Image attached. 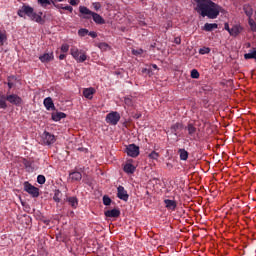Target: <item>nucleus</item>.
<instances>
[{"label": "nucleus", "mask_w": 256, "mask_h": 256, "mask_svg": "<svg viewBox=\"0 0 256 256\" xmlns=\"http://www.w3.org/2000/svg\"><path fill=\"white\" fill-rule=\"evenodd\" d=\"M24 190L26 193H29V195H32V197H37L39 195V188L29 184V182H25Z\"/></svg>", "instance_id": "7"}, {"label": "nucleus", "mask_w": 256, "mask_h": 256, "mask_svg": "<svg viewBox=\"0 0 256 256\" xmlns=\"http://www.w3.org/2000/svg\"><path fill=\"white\" fill-rule=\"evenodd\" d=\"M60 195H61V192H60V191H56V192H55L54 197H53V200H54L56 203H59V201H61V198H59Z\"/></svg>", "instance_id": "36"}, {"label": "nucleus", "mask_w": 256, "mask_h": 256, "mask_svg": "<svg viewBox=\"0 0 256 256\" xmlns=\"http://www.w3.org/2000/svg\"><path fill=\"white\" fill-rule=\"evenodd\" d=\"M174 43H176V45H181V37H176Z\"/></svg>", "instance_id": "46"}, {"label": "nucleus", "mask_w": 256, "mask_h": 256, "mask_svg": "<svg viewBox=\"0 0 256 256\" xmlns=\"http://www.w3.org/2000/svg\"><path fill=\"white\" fill-rule=\"evenodd\" d=\"M209 53H211V48L209 47H203L199 49L200 55H209Z\"/></svg>", "instance_id": "27"}, {"label": "nucleus", "mask_w": 256, "mask_h": 256, "mask_svg": "<svg viewBox=\"0 0 256 256\" xmlns=\"http://www.w3.org/2000/svg\"><path fill=\"white\" fill-rule=\"evenodd\" d=\"M98 48L101 49V51H107V49H110L109 44L102 42V43H98L96 44Z\"/></svg>", "instance_id": "28"}, {"label": "nucleus", "mask_w": 256, "mask_h": 256, "mask_svg": "<svg viewBox=\"0 0 256 256\" xmlns=\"http://www.w3.org/2000/svg\"><path fill=\"white\" fill-rule=\"evenodd\" d=\"M241 31H243V29L241 28V26L239 25H234L232 26L230 33H241Z\"/></svg>", "instance_id": "29"}, {"label": "nucleus", "mask_w": 256, "mask_h": 256, "mask_svg": "<svg viewBox=\"0 0 256 256\" xmlns=\"http://www.w3.org/2000/svg\"><path fill=\"white\" fill-rule=\"evenodd\" d=\"M61 51L62 53H67V51H69V44H63L61 46Z\"/></svg>", "instance_id": "41"}, {"label": "nucleus", "mask_w": 256, "mask_h": 256, "mask_svg": "<svg viewBox=\"0 0 256 256\" xmlns=\"http://www.w3.org/2000/svg\"><path fill=\"white\" fill-rule=\"evenodd\" d=\"M152 69L157 70L158 69L157 64H152Z\"/></svg>", "instance_id": "52"}, {"label": "nucleus", "mask_w": 256, "mask_h": 256, "mask_svg": "<svg viewBox=\"0 0 256 256\" xmlns=\"http://www.w3.org/2000/svg\"><path fill=\"white\" fill-rule=\"evenodd\" d=\"M70 5L75 7L76 5H79V0H69Z\"/></svg>", "instance_id": "44"}, {"label": "nucleus", "mask_w": 256, "mask_h": 256, "mask_svg": "<svg viewBox=\"0 0 256 256\" xmlns=\"http://www.w3.org/2000/svg\"><path fill=\"white\" fill-rule=\"evenodd\" d=\"M45 177L43 175H38L37 177V183H39V185H45Z\"/></svg>", "instance_id": "34"}, {"label": "nucleus", "mask_w": 256, "mask_h": 256, "mask_svg": "<svg viewBox=\"0 0 256 256\" xmlns=\"http://www.w3.org/2000/svg\"><path fill=\"white\" fill-rule=\"evenodd\" d=\"M6 98H4L3 96H0V108L1 109H7V102H6Z\"/></svg>", "instance_id": "30"}, {"label": "nucleus", "mask_w": 256, "mask_h": 256, "mask_svg": "<svg viewBox=\"0 0 256 256\" xmlns=\"http://www.w3.org/2000/svg\"><path fill=\"white\" fill-rule=\"evenodd\" d=\"M224 29L228 31V33H231V28L229 27V23L224 24Z\"/></svg>", "instance_id": "45"}, {"label": "nucleus", "mask_w": 256, "mask_h": 256, "mask_svg": "<svg viewBox=\"0 0 256 256\" xmlns=\"http://www.w3.org/2000/svg\"><path fill=\"white\" fill-rule=\"evenodd\" d=\"M191 77L192 79H199V71H197V69H193L191 71Z\"/></svg>", "instance_id": "35"}, {"label": "nucleus", "mask_w": 256, "mask_h": 256, "mask_svg": "<svg viewBox=\"0 0 256 256\" xmlns=\"http://www.w3.org/2000/svg\"><path fill=\"white\" fill-rule=\"evenodd\" d=\"M132 55H143V49H141V48L133 49Z\"/></svg>", "instance_id": "37"}, {"label": "nucleus", "mask_w": 256, "mask_h": 256, "mask_svg": "<svg viewBox=\"0 0 256 256\" xmlns=\"http://www.w3.org/2000/svg\"><path fill=\"white\" fill-rule=\"evenodd\" d=\"M185 129L188 131L190 139H195V135H197V128L192 123H189Z\"/></svg>", "instance_id": "12"}, {"label": "nucleus", "mask_w": 256, "mask_h": 256, "mask_svg": "<svg viewBox=\"0 0 256 256\" xmlns=\"http://www.w3.org/2000/svg\"><path fill=\"white\" fill-rule=\"evenodd\" d=\"M62 9L64 11H69L70 13H73V7H71V6H64V7H62Z\"/></svg>", "instance_id": "43"}, {"label": "nucleus", "mask_w": 256, "mask_h": 256, "mask_svg": "<svg viewBox=\"0 0 256 256\" xmlns=\"http://www.w3.org/2000/svg\"><path fill=\"white\" fill-rule=\"evenodd\" d=\"M67 201L73 209H77V205H79V201L77 200V197H69L67 198Z\"/></svg>", "instance_id": "23"}, {"label": "nucleus", "mask_w": 256, "mask_h": 256, "mask_svg": "<svg viewBox=\"0 0 256 256\" xmlns=\"http://www.w3.org/2000/svg\"><path fill=\"white\" fill-rule=\"evenodd\" d=\"M244 59H256V50L253 48L250 52L244 54Z\"/></svg>", "instance_id": "24"}, {"label": "nucleus", "mask_w": 256, "mask_h": 256, "mask_svg": "<svg viewBox=\"0 0 256 256\" xmlns=\"http://www.w3.org/2000/svg\"><path fill=\"white\" fill-rule=\"evenodd\" d=\"M83 95L86 99H93V95H95V88H85L83 90Z\"/></svg>", "instance_id": "13"}, {"label": "nucleus", "mask_w": 256, "mask_h": 256, "mask_svg": "<svg viewBox=\"0 0 256 256\" xmlns=\"http://www.w3.org/2000/svg\"><path fill=\"white\" fill-rule=\"evenodd\" d=\"M197 3V11L202 17L208 19H217L221 13V6L215 4L211 0H195Z\"/></svg>", "instance_id": "1"}, {"label": "nucleus", "mask_w": 256, "mask_h": 256, "mask_svg": "<svg viewBox=\"0 0 256 256\" xmlns=\"http://www.w3.org/2000/svg\"><path fill=\"white\" fill-rule=\"evenodd\" d=\"M80 37H85V34H80Z\"/></svg>", "instance_id": "53"}, {"label": "nucleus", "mask_w": 256, "mask_h": 256, "mask_svg": "<svg viewBox=\"0 0 256 256\" xmlns=\"http://www.w3.org/2000/svg\"><path fill=\"white\" fill-rule=\"evenodd\" d=\"M126 153L129 157H138L139 156V146L135 144H130L126 148Z\"/></svg>", "instance_id": "8"}, {"label": "nucleus", "mask_w": 256, "mask_h": 256, "mask_svg": "<svg viewBox=\"0 0 256 256\" xmlns=\"http://www.w3.org/2000/svg\"><path fill=\"white\" fill-rule=\"evenodd\" d=\"M121 121V114L119 112H110L106 116V123L109 125H117Z\"/></svg>", "instance_id": "5"}, {"label": "nucleus", "mask_w": 256, "mask_h": 256, "mask_svg": "<svg viewBox=\"0 0 256 256\" xmlns=\"http://www.w3.org/2000/svg\"><path fill=\"white\" fill-rule=\"evenodd\" d=\"M103 204L104 205H111V198H109L108 196H104L103 197Z\"/></svg>", "instance_id": "39"}, {"label": "nucleus", "mask_w": 256, "mask_h": 256, "mask_svg": "<svg viewBox=\"0 0 256 256\" xmlns=\"http://www.w3.org/2000/svg\"><path fill=\"white\" fill-rule=\"evenodd\" d=\"M42 63H49V61H53V54L46 53L39 57Z\"/></svg>", "instance_id": "17"}, {"label": "nucleus", "mask_w": 256, "mask_h": 256, "mask_svg": "<svg viewBox=\"0 0 256 256\" xmlns=\"http://www.w3.org/2000/svg\"><path fill=\"white\" fill-rule=\"evenodd\" d=\"M148 157H149L150 159L157 160V159H159V153H157L156 151H152V152L148 155Z\"/></svg>", "instance_id": "33"}, {"label": "nucleus", "mask_w": 256, "mask_h": 256, "mask_svg": "<svg viewBox=\"0 0 256 256\" xmlns=\"http://www.w3.org/2000/svg\"><path fill=\"white\" fill-rule=\"evenodd\" d=\"M117 197L118 199H121L122 201H128L129 200V194L125 191V188L123 186H118L117 188Z\"/></svg>", "instance_id": "11"}, {"label": "nucleus", "mask_w": 256, "mask_h": 256, "mask_svg": "<svg viewBox=\"0 0 256 256\" xmlns=\"http://www.w3.org/2000/svg\"><path fill=\"white\" fill-rule=\"evenodd\" d=\"M249 26L251 28V31L255 32L256 31V23L254 19L249 18Z\"/></svg>", "instance_id": "32"}, {"label": "nucleus", "mask_w": 256, "mask_h": 256, "mask_svg": "<svg viewBox=\"0 0 256 256\" xmlns=\"http://www.w3.org/2000/svg\"><path fill=\"white\" fill-rule=\"evenodd\" d=\"M178 153L180 155L181 161H187V159H189V152H187V150L180 149Z\"/></svg>", "instance_id": "22"}, {"label": "nucleus", "mask_w": 256, "mask_h": 256, "mask_svg": "<svg viewBox=\"0 0 256 256\" xmlns=\"http://www.w3.org/2000/svg\"><path fill=\"white\" fill-rule=\"evenodd\" d=\"M63 1L65 0H38L39 5H41V7H47V5H54V7H56V9H63V5L62 4H57V3H63Z\"/></svg>", "instance_id": "6"}, {"label": "nucleus", "mask_w": 256, "mask_h": 256, "mask_svg": "<svg viewBox=\"0 0 256 256\" xmlns=\"http://www.w3.org/2000/svg\"><path fill=\"white\" fill-rule=\"evenodd\" d=\"M92 7L95 9V11H99V9H101V3L99 2H94L92 4Z\"/></svg>", "instance_id": "40"}, {"label": "nucleus", "mask_w": 256, "mask_h": 256, "mask_svg": "<svg viewBox=\"0 0 256 256\" xmlns=\"http://www.w3.org/2000/svg\"><path fill=\"white\" fill-rule=\"evenodd\" d=\"M142 73H144V74H146V75H152L151 69H149V68H143V69H142Z\"/></svg>", "instance_id": "42"}, {"label": "nucleus", "mask_w": 256, "mask_h": 256, "mask_svg": "<svg viewBox=\"0 0 256 256\" xmlns=\"http://www.w3.org/2000/svg\"><path fill=\"white\" fill-rule=\"evenodd\" d=\"M90 37H92V39H95L97 37V33H89Z\"/></svg>", "instance_id": "48"}, {"label": "nucleus", "mask_w": 256, "mask_h": 256, "mask_svg": "<svg viewBox=\"0 0 256 256\" xmlns=\"http://www.w3.org/2000/svg\"><path fill=\"white\" fill-rule=\"evenodd\" d=\"M8 87H9V89H12L13 88V83L8 82Z\"/></svg>", "instance_id": "51"}, {"label": "nucleus", "mask_w": 256, "mask_h": 256, "mask_svg": "<svg viewBox=\"0 0 256 256\" xmlns=\"http://www.w3.org/2000/svg\"><path fill=\"white\" fill-rule=\"evenodd\" d=\"M70 179L72 181H81V179H83V175L81 172H72L70 173Z\"/></svg>", "instance_id": "20"}, {"label": "nucleus", "mask_w": 256, "mask_h": 256, "mask_svg": "<svg viewBox=\"0 0 256 256\" xmlns=\"http://www.w3.org/2000/svg\"><path fill=\"white\" fill-rule=\"evenodd\" d=\"M7 41V36L3 33H0V45H3Z\"/></svg>", "instance_id": "38"}, {"label": "nucleus", "mask_w": 256, "mask_h": 256, "mask_svg": "<svg viewBox=\"0 0 256 256\" xmlns=\"http://www.w3.org/2000/svg\"><path fill=\"white\" fill-rule=\"evenodd\" d=\"M79 12L81 13V15H84L83 19L92 18L94 23H96V25H105V19L101 15L89 10V8L85 6H80Z\"/></svg>", "instance_id": "2"}, {"label": "nucleus", "mask_w": 256, "mask_h": 256, "mask_svg": "<svg viewBox=\"0 0 256 256\" xmlns=\"http://www.w3.org/2000/svg\"><path fill=\"white\" fill-rule=\"evenodd\" d=\"M67 115L63 112H57L52 114L53 121H61V119H65Z\"/></svg>", "instance_id": "18"}, {"label": "nucleus", "mask_w": 256, "mask_h": 256, "mask_svg": "<svg viewBox=\"0 0 256 256\" xmlns=\"http://www.w3.org/2000/svg\"><path fill=\"white\" fill-rule=\"evenodd\" d=\"M42 139L45 145H53V143H55V135L49 132H44L42 135Z\"/></svg>", "instance_id": "10"}, {"label": "nucleus", "mask_w": 256, "mask_h": 256, "mask_svg": "<svg viewBox=\"0 0 256 256\" xmlns=\"http://www.w3.org/2000/svg\"><path fill=\"white\" fill-rule=\"evenodd\" d=\"M180 129H183V124H181V123H176V124L171 126V131H172V133H174V135H177V132Z\"/></svg>", "instance_id": "25"}, {"label": "nucleus", "mask_w": 256, "mask_h": 256, "mask_svg": "<svg viewBox=\"0 0 256 256\" xmlns=\"http://www.w3.org/2000/svg\"><path fill=\"white\" fill-rule=\"evenodd\" d=\"M6 101L8 103H11L12 105L19 106L21 103H23V99L21 97L17 96L16 94H10L6 96Z\"/></svg>", "instance_id": "9"}, {"label": "nucleus", "mask_w": 256, "mask_h": 256, "mask_svg": "<svg viewBox=\"0 0 256 256\" xmlns=\"http://www.w3.org/2000/svg\"><path fill=\"white\" fill-rule=\"evenodd\" d=\"M245 47H246V49H249V48L251 47V43H249V42L246 43V44H245Z\"/></svg>", "instance_id": "50"}, {"label": "nucleus", "mask_w": 256, "mask_h": 256, "mask_svg": "<svg viewBox=\"0 0 256 256\" xmlns=\"http://www.w3.org/2000/svg\"><path fill=\"white\" fill-rule=\"evenodd\" d=\"M65 57H66V55H65V54H60V55H59V59H60V61H63V59H65Z\"/></svg>", "instance_id": "49"}, {"label": "nucleus", "mask_w": 256, "mask_h": 256, "mask_svg": "<svg viewBox=\"0 0 256 256\" xmlns=\"http://www.w3.org/2000/svg\"><path fill=\"white\" fill-rule=\"evenodd\" d=\"M124 171H125V173L133 174V173H135V166H133V164H131V163H126L124 165Z\"/></svg>", "instance_id": "21"}, {"label": "nucleus", "mask_w": 256, "mask_h": 256, "mask_svg": "<svg viewBox=\"0 0 256 256\" xmlns=\"http://www.w3.org/2000/svg\"><path fill=\"white\" fill-rule=\"evenodd\" d=\"M244 13H246L247 17H249V19H251V16L253 15V8H251V6H249V5H245Z\"/></svg>", "instance_id": "26"}, {"label": "nucleus", "mask_w": 256, "mask_h": 256, "mask_svg": "<svg viewBox=\"0 0 256 256\" xmlns=\"http://www.w3.org/2000/svg\"><path fill=\"white\" fill-rule=\"evenodd\" d=\"M70 53L77 63H85V61H87V54L83 51H79L77 48H71Z\"/></svg>", "instance_id": "4"}, {"label": "nucleus", "mask_w": 256, "mask_h": 256, "mask_svg": "<svg viewBox=\"0 0 256 256\" xmlns=\"http://www.w3.org/2000/svg\"><path fill=\"white\" fill-rule=\"evenodd\" d=\"M164 203L170 211H175V209H177V202H175L174 200L166 199L164 200Z\"/></svg>", "instance_id": "15"}, {"label": "nucleus", "mask_w": 256, "mask_h": 256, "mask_svg": "<svg viewBox=\"0 0 256 256\" xmlns=\"http://www.w3.org/2000/svg\"><path fill=\"white\" fill-rule=\"evenodd\" d=\"M124 103L128 107H133V97H125L124 98Z\"/></svg>", "instance_id": "31"}, {"label": "nucleus", "mask_w": 256, "mask_h": 256, "mask_svg": "<svg viewBox=\"0 0 256 256\" xmlns=\"http://www.w3.org/2000/svg\"><path fill=\"white\" fill-rule=\"evenodd\" d=\"M44 106L47 111H51V109H55V104L53 103V99L51 97H47L44 99Z\"/></svg>", "instance_id": "14"}, {"label": "nucleus", "mask_w": 256, "mask_h": 256, "mask_svg": "<svg viewBox=\"0 0 256 256\" xmlns=\"http://www.w3.org/2000/svg\"><path fill=\"white\" fill-rule=\"evenodd\" d=\"M18 15L19 17H25V15H27L29 19H31L32 21H36V23H41V21H43V18H41V15H43V13H35L33 7L31 6H22L21 9L18 10Z\"/></svg>", "instance_id": "3"}, {"label": "nucleus", "mask_w": 256, "mask_h": 256, "mask_svg": "<svg viewBox=\"0 0 256 256\" xmlns=\"http://www.w3.org/2000/svg\"><path fill=\"white\" fill-rule=\"evenodd\" d=\"M78 33H89V30H87V29H80V30H78Z\"/></svg>", "instance_id": "47"}, {"label": "nucleus", "mask_w": 256, "mask_h": 256, "mask_svg": "<svg viewBox=\"0 0 256 256\" xmlns=\"http://www.w3.org/2000/svg\"><path fill=\"white\" fill-rule=\"evenodd\" d=\"M104 215L106 217H119L121 215V211L119 209H112V210H107Z\"/></svg>", "instance_id": "16"}, {"label": "nucleus", "mask_w": 256, "mask_h": 256, "mask_svg": "<svg viewBox=\"0 0 256 256\" xmlns=\"http://www.w3.org/2000/svg\"><path fill=\"white\" fill-rule=\"evenodd\" d=\"M218 25L216 23H213V24H209V23H206L202 30L203 31H206V32H211L213 31L214 29H217Z\"/></svg>", "instance_id": "19"}]
</instances>
